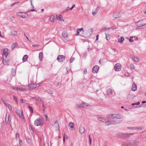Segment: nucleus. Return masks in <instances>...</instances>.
Masks as SVG:
<instances>
[{
    "label": "nucleus",
    "mask_w": 146,
    "mask_h": 146,
    "mask_svg": "<svg viewBox=\"0 0 146 146\" xmlns=\"http://www.w3.org/2000/svg\"><path fill=\"white\" fill-rule=\"evenodd\" d=\"M137 25L138 27L141 29L144 28L146 25V19H143L139 21L137 23Z\"/></svg>",
    "instance_id": "1"
},
{
    "label": "nucleus",
    "mask_w": 146,
    "mask_h": 146,
    "mask_svg": "<svg viewBox=\"0 0 146 146\" xmlns=\"http://www.w3.org/2000/svg\"><path fill=\"white\" fill-rule=\"evenodd\" d=\"M127 143L129 144L130 146H137L139 143L138 141L136 140H129L127 141Z\"/></svg>",
    "instance_id": "2"
},
{
    "label": "nucleus",
    "mask_w": 146,
    "mask_h": 146,
    "mask_svg": "<svg viewBox=\"0 0 146 146\" xmlns=\"http://www.w3.org/2000/svg\"><path fill=\"white\" fill-rule=\"evenodd\" d=\"M109 116H111L112 119H121L123 117V116L119 114H113L110 115H109Z\"/></svg>",
    "instance_id": "3"
},
{
    "label": "nucleus",
    "mask_w": 146,
    "mask_h": 146,
    "mask_svg": "<svg viewBox=\"0 0 146 146\" xmlns=\"http://www.w3.org/2000/svg\"><path fill=\"white\" fill-rule=\"evenodd\" d=\"M34 124L37 126H41L43 124V120L42 119L39 118L35 121Z\"/></svg>",
    "instance_id": "4"
},
{
    "label": "nucleus",
    "mask_w": 146,
    "mask_h": 146,
    "mask_svg": "<svg viewBox=\"0 0 146 146\" xmlns=\"http://www.w3.org/2000/svg\"><path fill=\"white\" fill-rule=\"evenodd\" d=\"M17 15L18 16L23 18H27L29 16L27 13H25L23 14L22 12L18 13L17 14Z\"/></svg>",
    "instance_id": "5"
},
{
    "label": "nucleus",
    "mask_w": 146,
    "mask_h": 146,
    "mask_svg": "<svg viewBox=\"0 0 146 146\" xmlns=\"http://www.w3.org/2000/svg\"><path fill=\"white\" fill-rule=\"evenodd\" d=\"M65 57L63 55H59L58 56L57 60L59 62H62L65 60Z\"/></svg>",
    "instance_id": "6"
},
{
    "label": "nucleus",
    "mask_w": 146,
    "mask_h": 146,
    "mask_svg": "<svg viewBox=\"0 0 146 146\" xmlns=\"http://www.w3.org/2000/svg\"><path fill=\"white\" fill-rule=\"evenodd\" d=\"M119 122L116 121H112V122H110V121H108L106 122L105 123V125L106 126L110 125L112 124H115L119 123Z\"/></svg>",
    "instance_id": "7"
},
{
    "label": "nucleus",
    "mask_w": 146,
    "mask_h": 146,
    "mask_svg": "<svg viewBox=\"0 0 146 146\" xmlns=\"http://www.w3.org/2000/svg\"><path fill=\"white\" fill-rule=\"evenodd\" d=\"M114 69L116 71H119L121 69V65L119 63L116 64L115 66Z\"/></svg>",
    "instance_id": "8"
},
{
    "label": "nucleus",
    "mask_w": 146,
    "mask_h": 146,
    "mask_svg": "<svg viewBox=\"0 0 146 146\" xmlns=\"http://www.w3.org/2000/svg\"><path fill=\"white\" fill-rule=\"evenodd\" d=\"M133 135V133H123L122 138L124 139H127L131 135Z\"/></svg>",
    "instance_id": "9"
},
{
    "label": "nucleus",
    "mask_w": 146,
    "mask_h": 146,
    "mask_svg": "<svg viewBox=\"0 0 146 146\" xmlns=\"http://www.w3.org/2000/svg\"><path fill=\"white\" fill-rule=\"evenodd\" d=\"M121 15L120 13L116 12L114 13L113 15V17L114 19H117L120 17H121Z\"/></svg>",
    "instance_id": "10"
},
{
    "label": "nucleus",
    "mask_w": 146,
    "mask_h": 146,
    "mask_svg": "<svg viewBox=\"0 0 146 146\" xmlns=\"http://www.w3.org/2000/svg\"><path fill=\"white\" fill-rule=\"evenodd\" d=\"M85 128L84 127L80 125L79 128V132L80 134H83L85 132Z\"/></svg>",
    "instance_id": "11"
},
{
    "label": "nucleus",
    "mask_w": 146,
    "mask_h": 146,
    "mask_svg": "<svg viewBox=\"0 0 146 146\" xmlns=\"http://www.w3.org/2000/svg\"><path fill=\"white\" fill-rule=\"evenodd\" d=\"M99 66L97 65L95 66L92 69V72L94 73L97 72L99 69Z\"/></svg>",
    "instance_id": "12"
},
{
    "label": "nucleus",
    "mask_w": 146,
    "mask_h": 146,
    "mask_svg": "<svg viewBox=\"0 0 146 146\" xmlns=\"http://www.w3.org/2000/svg\"><path fill=\"white\" fill-rule=\"evenodd\" d=\"M137 89L136 84L134 82L132 84V90L133 91H135Z\"/></svg>",
    "instance_id": "13"
},
{
    "label": "nucleus",
    "mask_w": 146,
    "mask_h": 146,
    "mask_svg": "<svg viewBox=\"0 0 146 146\" xmlns=\"http://www.w3.org/2000/svg\"><path fill=\"white\" fill-rule=\"evenodd\" d=\"M128 128L129 129H131L141 130L142 129V128L141 127H128Z\"/></svg>",
    "instance_id": "14"
},
{
    "label": "nucleus",
    "mask_w": 146,
    "mask_h": 146,
    "mask_svg": "<svg viewBox=\"0 0 146 146\" xmlns=\"http://www.w3.org/2000/svg\"><path fill=\"white\" fill-rule=\"evenodd\" d=\"M8 50L7 48H5L3 50V53H2L3 56H4V55H8Z\"/></svg>",
    "instance_id": "15"
},
{
    "label": "nucleus",
    "mask_w": 146,
    "mask_h": 146,
    "mask_svg": "<svg viewBox=\"0 0 146 146\" xmlns=\"http://www.w3.org/2000/svg\"><path fill=\"white\" fill-rule=\"evenodd\" d=\"M99 7L98 6L95 11H93L92 14L94 16L97 13L99 10Z\"/></svg>",
    "instance_id": "16"
},
{
    "label": "nucleus",
    "mask_w": 146,
    "mask_h": 146,
    "mask_svg": "<svg viewBox=\"0 0 146 146\" xmlns=\"http://www.w3.org/2000/svg\"><path fill=\"white\" fill-rule=\"evenodd\" d=\"M123 135V133H117L116 134V136L117 137L121 138H122Z\"/></svg>",
    "instance_id": "17"
},
{
    "label": "nucleus",
    "mask_w": 146,
    "mask_h": 146,
    "mask_svg": "<svg viewBox=\"0 0 146 146\" xmlns=\"http://www.w3.org/2000/svg\"><path fill=\"white\" fill-rule=\"evenodd\" d=\"M106 93L108 95L110 96L112 94V91L111 89H109L107 91Z\"/></svg>",
    "instance_id": "18"
},
{
    "label": "nucleus",
    "mask_w": 146,
    "mask_h": 146,
    "mask_svg": "<svg viewBox=\"0 0 146 146\" xmlns=\"http://www.w3.org/2000/svg\"><path fill=\"white\" fill-rule=\"evenodd\" d=\"M97 119L98 120L100 121H101L102 122H105L106 121V119L104 118L101 117H98L97 118Z\"/></svg>",
    "instance_id": "19"
},
{
    "label": "nucleus",
    "mask_w": 146,
    "mask_h": 146,
    "mask_svg": "<svg viewBox=\"0 0 146 146\" xmlns=\"http://www.w3.org/2000/svg\"><path fill=\"white\" fill-rule=\"evenodd\" d=\"M124 40V38L123 36H121L120 38L118 40V42L119 43H121Z\"/></svg>",
    "instance_id": "20"
},
{
    "label": "nucleus",
    "mask_w": 146,
    "mask_h": 146,
    "mask_svg": "<svg viewBox=\"0 0 146 146\" xmlns=\"http://www.w3.org/2000/svg\"><path fill=\"white\" fill-rule=\"evenodd\" d=\"M132 58L135 61L137 62H138L139 60V58L137 57L133 56L132 57Z\"/></svg>",
    "instance_id": "21"
},
{
    "label": "nucleus",
    "mask_w": 146,
    "mask_h": 146,
    "mask_svg": "<svg viewBox=\"0 0 146 146\" xmlns=\"http://www.w3.org/2000/svg\"><path fill=\"white\" fill-rule=\"evenodd\" d=\"M4 104L10 110H12V107L9 104L7 103H4Z\"/></svg>",
    "instance_id": "22"
},
{
    "label": "nucleus",
    "mask_w": 146,
    "mask_h": 146,
    "mask_svg": "<svg viewBox=\"0 0 146 146\" xmlns=\"http://www.w3.org/2000/svg\"><path fill=\"white\" fill-rule=\"evenodd\" d=\"M43 57V53L40 52L39 53V58L40 61L42 60Z\"/></svg>",
    "instance_id": "23"
},
{
    "label": "nucleus",
    "mask_w": 146,
    "mask_h": 146,
    "mask_svg": "<svg viewBox=\"0 0 146 146\" xmlns=\"http://www.w3.org/2000/svg\"><path fill=\"white\" fill-rule=\"evenodd\" d=\"M62 36L63 37L66 38L68 36V34L66 32H63L62 33Z\"/></svg>",
    "instance_id": "24"
},
{
    "label": "nucleus",
    "mask_w": 146,
    "mask_h": 146,
    "mask_svg": "<svg viewBox=\"0 0 146 146\" xmlns=\"http://www.w3.org/2000/svg\"><path fill=\"white\" fill-rule=\"evenodd\" d=\"M17 45V43H13L11 46V48L13 50L15 47H16Z\"/></svg>",
    "instance_id": "25"
},
{
    "label": "nucleus",
    "mask_w": 146,
    "mask_h": 146,
    "mask_svg": "<svg viewBox=\"0 0 146 146\" xmlns=\"http://www.w3.org/2000/svg\"><path fill=\"white\" fill-rule=\"evenodd\" d=\"M28 58V56L27 55H25L23 57V62H25Z\"/></svg>",
    "instance_id": "26"
},
{
    "label": "nucleus",
    "mask_w": 146,
    "mask_h": 146,
    "mask_svg": "<svg viewBox=\"0 0 146 146\" xmlns=\"http://www.w3.org/2000/svg\"><path fill=\"white\" fill-rule=\"evenodd\" d=\"M74 124L72 122H71L69 123V127L72 128H74Z\"/></svg>",
    "instance_id": "27"
},
{
    "label": "nucleus",
    "mask_w": 146,
    "mask_h": 146,
    "mask_svg": "<svg viewBox=\"0 0 146 146\" xmlns=\"http://www.w3.org/2000/svg\"><path fill=\"white\" fill-rule=\"evenodd\" d=\"M33 99H34L36 100H37L38 101H41V100L40 99V98L38 97H35L33 98Z\"/></svg>",
    "instance_id": "28"
},
{
    "label": "nucleus",
    "mask_w": 146,
    "mask_h": 146,
    "mask_svg": "<svg viewBox=\"0 0 146 146\" xmlns=\"http://www.w3.org/2000/svg\"><path fill=\"white\" fill-rule=\"evenodd\" d=\"M47 93L50 94H53V91L51 90L48 89L46 90Z\"/></svg>",
    "instance_id": "29"
},
{
    "label": "nucleus",
    "mask_w": 146,
    "mask_h": 146,
    "mask_svg": "<svg viewBox=\"0 0 146 146\" xmlns=\"http://www.w3.org/2000/svg\"><path fill=\"white\" fill-rule=\"evenodd\" d=\"M88 31V33L89 32V31H90L91 32V33H89L88 35H87V36H90L91 35V34H92V32H93V29H89Z\"/></svg>",
    "instance_id": "30"
},
{
    "label": "nucleus",
    "mask_w": 146,
    "mask_h": 146,
    "mask_svg": "<svg viewBox=\"0 0 146 146\" xmlns=\"http://www.w3.org/2000/svg\"><path fill=\"white\" fill-rule=\"evenodd\" d=\"M8 60L7 59H3V63L4 65H7V61Z\"/></svg>",
    "instance_id": "31"
},
{
    "label": "nucleus",
    "mask_w": 146,
    "mask_h": 146,
    "mask_svg": "<svg viewBox=\"0 0 146 146\" xmlns=\"http://www.w3.org/2000/svg\"><path fill=\"white\" fill-rule=\"evenodd\" d=\"M18 90L21 91H24L26 90L25 88L19 87Z\"/></svg>",
    "instance_id": "32"
},
{
    "label": "nucleus",
    "mask_w": 146,
    "mask_h": 146,
    "mask_svg": "<svg viewBox=\"0 0 146 146\" xmlns=\"http://www.w3.org/2000/svg\"><path fill=\"white\" fill-rule=\"evenodd\" d=\"M55 126L57 127H58L59 126L58 121H56L55 122Z\"/></svg>",
    "instance_id": "33"
},
{
    "label": "nucleus",
    "mask_w": 146,
    "mask_h": 146,
    "mask_svg": "<svg viewBox=\"0 0 146 146\" xmlns=\"http://www.w3.org/2000/svg\"><path fill=\"white\" fill-rule=\"evenodd\" d=\"M17 34V32L16 31H11V34L13 35H16Z\"/></svg>",
    "instance_id": "34"
},
{
    "label": "nucleus",
    "mask_w": 146,
    "mask_h": 146,
    "mask_svg": "<svg viewBox=\"0 0 146 146\" xmlns=\"http://www.w3.org/2000/svg\"><path fill=\"white\" fill-rule=\"evenodd\" d=\"M106 38L107 40H109L110 39V35L108 34H106Z\"/></svg>",
    "instance_id": "35"
},
{
    "label": "nucleus",
    "mask_w": 146,
    "mask_h": 146,
    "mask_svg": "<svg viewBox=\"0 0 146 146\" xmlns=\"http://www.w3.org/2000/svg\"><path fill=\"white\" fill-rule=\"evenodd\" d=\"M15 112L17 114L19 115H20V110H18L17 109H16L15 110Z\"/></svg>",
    "instance_id": "36"
},
{
    "label": "nucleus",
    "mask_w": 146,
    "mask_h": 146,
    "mask_svg": "<svg viewBox=\"0 0 146 146\" xmlns=\"http://www.w3.org/2000/svg\"><path fill=\"white\" fill-rule=\"evenodd\" d=\"M35 85V84H29L28 85V87L30 88H32V89H33V87H34V86Z\"/></svg>",
    "instance_id": "37"
},
{
    "label": "nucleus",
    "mask_w": 146,
    "mask_h": 146,
    "mask_svg": "<svg viewBox=\"0 0 146 146\" xmlns=\"http://www.w3.org/2000/svg\"><path fill=\"white\" fill-rule=\"evenodd\" d=\"M28 108H29V110H30L31 113H33V110L32 107L30 106H28Z\"/></svg>",
    "instance_id": "38"
},
{
    "label": "nucleus",
    "mask_w": 146,
    "mask_h": 146,
    "mask_svg": "<svg viewBox=\"0 0 146 146\" xmlns=\"http://www.w3.org/2000/svg\"><path fill=\"white\" fill-rule=\"evenodd\" d=\"M77 31L79 32V33L81 32V31H83V28H81L80 29H78L77 30Z\"/></svg>",
    "instance_id": "39"
},
{
    "label": "nucleus",
    "mask_w": 146,
    "mask_h": 146,
    "mask_svg": "<svg viewBox=\"0 0 146 146\" xmlns=\"http://www.w3.org/2000/svg\"><path fill=\"white\" fill-rule=\"evenodd\" d=\"M26 139L27 140V141L28 143H29L31 142V140L30 138L28 137H27L26 138Z\"/></svg>",
    "instance_id": "40"
},
{
    "label": "nucleus",
    "mask_w": 146,
    "mask_h": 146,
    "mask_svg": "<svg viewBox=\"0 0 146 146\" xmlns=\"http://www.w3.org/2000/svg\"><path fill=\"white\" fill-rule=\"evenodd\" d=\"M82 104L84 105H85L86 106H88L89 105V104L87 103H86L82 101Z\"/></svg>",
    "instance_id": "41"
},
{
    "label": "nucleus",
    "mask_w": 146,
    "mask_h": 146,
    "mask_svg": "<svg viewBox=\"0 0 146 146\" xmlns=\"http://www.w3.org/2000/svg\"><path fill=\"white\" fill-rule=\"evenodd\" d=\"M69 9H70V7H67V8L66 9H65V10H64L63 11V12L64 13L65 12H66V11L69 10Z\"/></svg>",
    "instance_id": "42"
},
{
    "label": "nucleus",
    "mask_w": 146,
    "mask_h": 146,
    "mask_svg": "<svg viewBox=\"0 0 146 146\" xmlns=\"http://www.w3.org/2000/svg\"><path fill=\"white\" fill-rule=\"evenodd\" d=\"M11 88L14 90H18L19 87H15L13 86Z\"/></svg>",
    "instance_id": "43"
},
{
    "label": "nucleus",
    "mask_w": 146,
    "mask_h": 146,
    "mask_svg": "<svg viewBox=\"0 0 146 146\" xmlns=\"http://www.w3.org/2000/svg\"><path fill=\"white\" fill-rule=\"evenodd\" d=\"M77 106H78V108H83V107L82 105L81 104H79V105H77Z\"/></svg>",
    "instance_id": "44"
},
{
    "label": "nucleus",
    "mask_w": 146,
    "mask_h": 146,
    "mask_svg": "<svg viewBox=\"0 0 146 146\" xmlns=\"http://www.w3.org/2000/svg\"><path fill=\"white\" fill-rule=\"evenodd\" d=\"M130 67L131 69H133L134 68V67L133 65L131 64L130 65Z\"/></svg>",
    "instance_id": "45"
},
{
    "label": "nucleus",
    "mask_w": 146,
    "mask_h": 146,
    "mask_svg": "<svg viewBox=\"0 0 146 146\" xmlns=\"http://www.w3.org/2000/svg\"><path fill=\"white\" fill-rule=\"evenodd\" d=\"M34 11H36V10L35 9H32V10L28 11L27 12V13H29V12H31Z\"/></svg>",
    "instance_id": "46"
},
{
    "label": "nucleus",
    "mask_w": 146,
    "mask_h": 146,
    "mask_svg": "<svg viewBox=\"0 0 146 146\" xmlns=\"http://www.w3.org/2000/svg\"><path fill=\"white\" fill-rule=\"evenodd\" d=\"M4 55H5V56H3V59H6V60L7 59V56L8 55H4Z\"/></svg>",
    "instance_id": "47"
},
{
    "label": "nucleus",
    "mask_w": 146,
    "mask_h": 146,
    "mask_svg": "<svg viewBox=\"0 0 146 146\" xmlns=\"http://www.w3.org/2000/svg\"><path fill=\"white\" fill-rule=\"evenodd\" d=\"M9 115H8V118H7L6 117V119H5V122L6 123H8V121H9Z\"/></svg>",
    "instance_id": "48"
},
{
    "label": "nucleus",
    "mask_w": 146,
    "mask_h": 146,
    "mask_svg": "<svg viewBox=\"0 0 146 146\" xmlns=\"http://www.w3.org/2000/svg\"><path fill=\"white\" fill-rule=\"evenodd\" d=\"M74 59V58H72V57H71L70 58V62H72L73 61Z\"/></svg>",
    "instance_id": "49"
},
{
    "label": "nucleus",
    "mask_w": 146,
    "mask_h": 146,
    "mask_svg": "<svg viewBox=\"0 0 146 146\" xmlns=\"http://www.w3.org/2000/svg\"><path fill=\"white\" fill-rule=\"evenodd\" d=\"M89 140L90 144V145L91 143V138L90 137V135L89 136Z\"/></svg>",
    "instance_id": "50"
},
{
    "label": "nucleus",
    "mask_w": 146,
    "mask_h": 146,
    "mask_svg": "<svg viewBox=\"0 0 146 146\" xmlns=\"http://www.w3.org/2000/svg\"><path fill=\"white\" fill-rule=\"evenodd\" d=\"M50 20L52 22H53L54 21V19L53 18V17H51L50 18Z\"/></svg>",
    "instance_id": "51"
},
{
    "label": "nucleus",
    "mask_w": 146,
    "mask_h": 146,
    "mask_svg": "<svg viewBox=\"0 0 146 146\" xmlns=\"http://www.w3.org/2000/svg\"><path fill=\"white\" fill-rule=\"evenodd\" d=\"M19 144L20 145H21L22 144V142L21 139H20L19 140Z\"/></svg>",
    "instance_id": "52"
},
{
    "label": "nucleus",
    "mask_w": 146,
    "mask_h": 146,
    "mask_svg": "<svg viewBox=\"0 0 146 146\" xmlns=\"http://www.w3.org/2000/svg\"><path fill=\"white\" fill-rule=\"evenodd\" d=\"M13 98H14V100H15L16 102H17V98L14 96H13Z\"/></svg>",
    "instance_id": "53"
},
{
    "label": "nucleus",
    "mask_w": 146,
    "mask_h": 146,
    "mask_svg": "<svg viewBox=\"0 0 146 146\" xmlns=\"http://www.w3.org/2000/svg\"><path fill=\"white\" fill-rule=\"evenodd\" d=\"M84 73L85 74H86L87 73V69L86 68H85L84 69Z\"/></svg>",
    "instance_id": "54"
},
{
    "label": "nucleus",
    "mask_w": 146,
    "mask_h": 146,
    "mask_svg": "<svg viewBox=\"0 0 146 146\" xmlns=\"http://www.w3.org/2000/svg\"><path fill=\"white\" fill-rule=\"evenodd\" d=\"M44 146H49V144L48 143H45L44 144Z\"/></svg>",
    "instance_id": "55"
},
{
    "label": "nucleus",
    "mask_w": 146,
    "mask_h": 146,
    "mask_svg": "<svg viewBox=\"0 0 146 146\" xmlns=\"http://www.w3.org/2000/svg\"><path fill=\"white\" fill-rule=\"evenodd\" d=\"M19 137V134L18 133H17L16 134V137Z\"/></svg>",
    "instance_id": "56"
},
{
    "label": "nucleus",
    "mask_w": 146,
    "mask_h": 146,
    "mask_svg": "<svg viewBox=\"0 0 146 146\" xmlns=\"http://www.w3.org/2000/svg\"><path fill=\"white\" fill-rule=\"evenodd\" d=\"M58 17L60 19H59V20L60 21H61L62 20V19L61 18V17H62V15H59V16H58Z\"/></svg>",
    "instance_id": "57"
},
{
    "label": "nucleus",
    "mask_w": 146,
    "mask_h": 146,
    "mask_svg": "<svg viewBox=\"0 0 146 146\" xmlns=\"http://www.w3.org/2000/svg\"><path fill=\"white\" fill-rule=\"evenodd\" d=\"M75 7V5H74L71 8H70V9L72 10L74 8V7Z\"/></svg>",
    "instance_id": "58"
},
{
    "label": "nucleus",
    "mask_w": 146,
    "mask_h": 146,
    "mask_svg": "<svg viewBox=\"0 0 146 146\" xmlns=\"http://www.w3.org/2000/svg\"><path fill=\"white\" fill-rule=\"evenodd\" d=\"M129 40L131 42H133V40L132 39L129 38Z\"/></svg>",
    "instance_id": "59"
},
{
    "label": "nucleus",
    "mask_w": 146,
    "mask_h": 146,
    "mask_svg": "<svg viewBox=\"0 0 146 146\" xmlns=\"http://www.w3.org/2000/svg\"><path fill=\"white\" fill-rule=\"evenodd\" d=\"M39 45V44H37V45H32V46L33 47H36L38 46Z\"/></svg>",
    "instance_id": "60"
},
{
    "label": "nucleus",
    "mask_w": 146,
    "mask_h": 146,
    "mask_svg": "<svg viewBox=\"0 0 146 146\" xmlns=\"http://www.w3.org/2000/svg\"><path fill=\"white\" fill-rule=\"evenodd\" d=\"M29 129H30V130L31 131V130H33L32 129V127H31V125H30L29 126Z\"/></svg>",
    "instance_id": "61"
},
{
    "label": "nucleus",
    "mask_w": 146,
    "mask_h": 146,
    "mask_svg": "<svg viewBox=\"0 0 146 146\" xmlns=\"http://www.w3.org/2000/svg\"><path fill=\"white\" fill-rule=\"evenodd\" d=\"M35 86H34V87H35V88H36V87H38L39 86V84H37L36 85H35Z\"/></svg>",
    "instance_id": "62"
},
{
    "label": "nucleus",
    "mask_w": 146,
    "mask_h": 146,
    "mask_svg": "<svg viewBox=\"0 0 146 146\" xmlns=\"http://www.w3.org/2000/svg\"><path fill=\"white\" fill-rule=\"evenodd\" d=\"M20 102L22 103H24L23 102V99H21L20 100Z\"/></svg>",
    "instance_id": "63"
},
{
    "label": "nucleus",
    "mask_w": 146,
    "mask_h": 146,
    "mask_svg": "<svg viewBox=\"0 0 146 146\" xmlns=\"http://www.w3.org/2000/svg\"><path fill=\"white\" fill-rule=\"evenodd\" d=\"M140 104V102H138L137 103H135V105H138Z\"/></svg>",
    "instance_id": "64"
}]
</instances>
